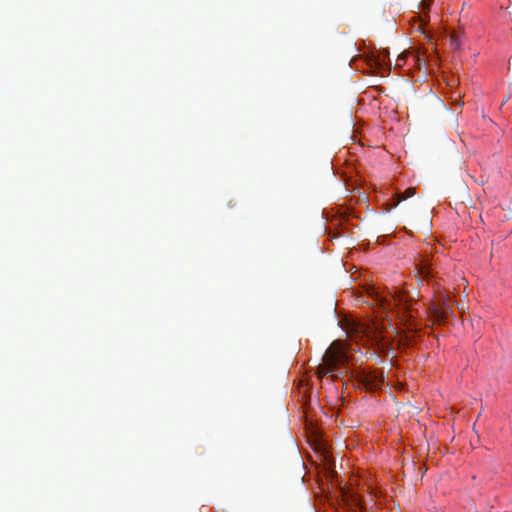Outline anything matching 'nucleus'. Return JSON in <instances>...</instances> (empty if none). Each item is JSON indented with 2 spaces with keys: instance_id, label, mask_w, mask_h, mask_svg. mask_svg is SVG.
Returning <instances> with one entry per match:
<instances>
[{
  "instance_id": "1",
  "label": "nucleus",
  "mask_w": 512,
  "mask_h": 512,
  "mask_svg": "<svg viewBox=\"0 0 512 512\" xmlns=\"http://www.w3.org/2000/svg\"><path fill=\"white\" fill-rule=\"evenodd\" d=\"M322 364L317 368L319 378L331 375L333 378H339L348 373V357L344 346L340 341H334L326 350L322 358Z\"/></svg>"
},
{
  "instance_id": "2",
  "label": "nucleus",
  "mask_w": 512,
  "mask_h": 512,
  "mask_svg": "<svg viewBox=\"0 0 512 512\" xmlns=\"http://www.w3.org/2000/svg\"><path fill=\"white\" fill-rule=\"evenodd\" d=\"M375 300L383 310L390 311L393 308H399L402 309L403 313L407 314L409 318L413 317L412 311L414 310V303L406 299L405 295L401 292L395 291L393 294L389 293V296L377 293Z\"/></svg>"
},
{
  "instance_id": "3",
  "label": "nucleus",
  "mask_w": 512,
  "mask_h": 512,
  "mask_svg": "<svg viewBox=\"0 0 512 512\" xmlns=\"http://www.w3.org/2000/svg\"><path fill=\"white\" fill-rule=\"evenodd\" d=\"M347 333L351 339H372L378 340V327L375 324H369L360 321H353L347 328Z\"/></svg>"
},
{
  "instance_id": "4",
  "label": "nucleus",
  "mask_w": 512,
  "mask_h": 512,
  "mask_svg": "<svg viewBox=\"0 0 512 512\" xmlns=\"http://www.w3.org/2000/svg\"><path fill=\"white\" fill-rule=\"evenodd\" d=\"M430 313L436 322L443 323L448 316L452 314V310L448 304V299L444 296L438 297L430 305Z\"/></svg>"
},
{
  "instance_id": "5",
  "label": "nucleus",
  "mask_w": 512,
  "mask_h": 512,
  "mask_svg": "<svg viewBox=\"0 0 512 512\" xmlns=\"http://www.w3.org/2000/svg\"><path fill=\"white\" fill-rule=\"evenodd\" d=\"M359 381L368 390L379 389L384 383V372L382 370H363L359 375Z\"/></svg>"
},
{
  "instance_id": "6",
  "label": "nucleus",
  "mask_w": 512,
  "mask_h": 512,
  "mask_svg": "<svg viewBox=\"0 0 512 512\" xmlns=\"http://www.w3.org/2000/svg\"><path fill=\"white\" fill-rule=\"evenodd\" d=\"M417 272L423 278H427L432 274L431 264L428 262V260H422L420 264L417 265Z\"/></svg>"
},
{
  "instance_id": "7",
  "label": "nucleus",
  "mask_w": 512,
  "mask_h": 512,
  "mask_svg": "<svg viewBox=\"0 0 512 512\" xmlns=\"http://www.w3.org/2000/svg\"><path fill=\"white\" fill-rule=\"evenodd\" d=\"M415 193H416L415 188H412V187L407 188L403 193L397 194V201L393 206L396 207L401 201H404L407 198L414 196Z\"/></svg>"
},
{
  "instance_id": "8",
  "label": "nucleus",
  "mask_w": 512,
  "mask_h": 512,
  "mask_svg": "<svg viewBox=\"0 0 512 512\" xmlns=\"http://www.w3.org/2000/svg\"><path fill=\"white\" fill-rule=\"evenodd\" d=\"M462 97H463V94L460 90H456V91L452 92V95H451L452 104L459 103V105L462 106L463 105V102H461Z\"/></svg>"
},
{
  "instance_id": "9",
  "label": "nucleus",
  "mask_w": 512,
  "mask_h": 512,
  "mask_svg": "<svg viewBox=\"0 0 512 512\" xmlns=\"http://www.w3.org/2000/svg\"><path fill=\"white\" fill-rule=\"evenodd\" d=\"M450 46L453 49H459L461 47V41L458 36L454 34L450 36Z\"/></svg>"
},
{
  "instance_id": "10",
  "label": "nucleus",
  "mask_w": 512,
  "mask_h": 512,
  "mask_svg": "<svg viewBox=\"0 0 512 512\" xmlns=\"http://www.w3.org/2000/svg\"><path fill=\"white\" fill-rule=\"evenodd\" d=\"M407 55H408V53H402L401 55H399L398 58L396 59L395 65L398 67L402 66Z\"/></svg>"
},
{
  "instance_id": "11",
  "label": "nucleus",
  "mask_w": 512,
  "mask_h": 512,
  "mask_svg": "<svg viewBox=\"0 0 512 512\" xmlns=\"http://www.w3.org/2000/svg\"><path fill=\"white\" fill-rule=\"evenodd\" d=\"M422 4H423L425 7H428V6H429V3H428L426 0H422Z\"/></svg>"
},
{
  "instance_id": "12",
  "label": "nucleus",
  "mask_w": 512,
  "mask_h": 512,
  "mask_svg": "<svg viewBox=\"0 0 512 512\" xmlns=\"http://www.w3.org/2000/svg\"><path fill=\"white\" fill-rule=\"evenodd\" d=\"M408 330H411V331L413 330V328H412V325H411V324H409V326H408Z\"/></svg>"
},
{
  "instance_id": "13",
  "label": "nucleus",
  "mask_w": 512,
  "mask_h": 512,
  "mask_svg": "<svg viewBox=\"0 0 512 512\" xmlns=\"http://www.w3.org/2000/svg\"><path fill=\"white\" fill-rule=\"evenodd\" d=\"M374 63L377 64V65H380V63L378 62V60H374Z\"/></svg>"
}]
</instances>
